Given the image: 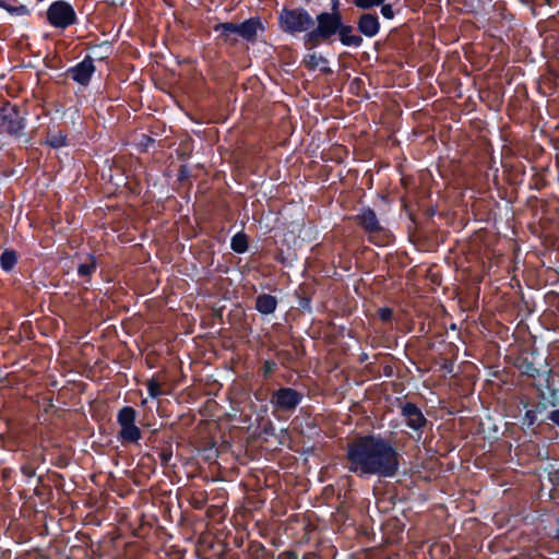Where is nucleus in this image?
<instances>
[{"label": "nucleus", "instance_id": "1", "mask_svg": "<svg viewBox=\"0 0 559 559\" xmlns=\"http://www.w3.org/2000/svg\"><path fill=\"white\" fill-rule=\"evenodd\" d=\"M348 469L359 476H393L399 467L396 451L383 439L372 436L359 437L348 443Z\"/></svg>", "mask_w": 559, "mask_h": 559}, {"label": "nucleus", "instance_id": "2", "mask_svg": "<svg viewBox=\"0 0 559 559\" xmlns=\"http://www.w3.org/2000/svg\"><path fill=\"white\" fill-rule=\"evenodd\" d=\"M263 26L257 19H249L240 24L230 22L217 24L214 31L219 33V36L225 40L236 41L238 38L246 40H253L259 31H262Z\"/></svg>", "mask_w": 559, "mask_h": 559}, {"label": "nucleus", "instance_id": "3", "mask_svg": "<svg viewBox=\"0 0 559 559\" xmlns=\"http://www.w3.org/2000/svg\"><path fill=\"white\" fill-rule=\"evenodd\" d=\"M318 27L306 37L308 48L319 45L321 39H326L335 34L341 27V17L338 13H321L318 15Z\"/></svg>", "mask_w": 559, "mask_h": 559}, {"label": "nucleus", "instance_id": "4", "mask_svg": "<svg viewBox=\"0 0 559 559\" xmlns=\"http://www.w3.org/2000/svg\"><path fill=\"white\" fill-rule=\"evenodd\" d=\"M278 21L281 28L292 34L306 32L313 26L312 17L302 9H283Z\"/></svg>", "mask_w": 559, "mask_h": 559}, {"label": "nucleus", "instance_id": "5", "mask_svg": "<svg viewBox=\"0 0 559 559\" xmlns=\"http://www.w3.org/2000/svg\"><path fill=\"white\" fill-rule=\"evenodd\" d=\"M47 20L55 27L66 28L75 22L76 15L68 2L56 1L47 10Z\"/></svg>", "mask_w": 559, "mask_h": 559}, {"label": "nucleus", "instance_id": "6", "mask_svg": "<svg viewBox=\"0 0 559 559\" xmlns=\"http://www.w3.org/2000/svg\"><path fill=\"white\" fill-rule=\"evenodd\" d=\"M135 411L132 407H123L118 414L120 437L127 442H136L141 438V431L134 424Z\"/></svg>", "mask_w": 559, "mask_h": 559}, {"label": "nucleus", "instance_id": "7", "mask_svg": "<svg viewBox=\"0 0 559 559\" xmlns=\"http://www.w3.org/2000/svg\"><path fill=\"white\" fill-rule=\"evenodd\" d=\"M24 128V117L11 106L0 109V133L17 134Z\"/></svg>", "mask_w": 559, "mask_h": 559}, {"label": "nucleus", "instance_id": "8", "mask_svg": "<svg viewBox=\"0 0 559 559\" xmlns=\"http://www.w3.org/2000/svg\"><path fill=\"white\" fill-rule=\"evenodd\" d=\"M301 401V394L290 388H282L273 393L271 403L276 409L280 411H292Z\"/></svg>", "mask_w": 559, "mask_h": 559}, {"label": "nucleus", "instance_id": "9", "mask_svg": "<svg viewBox=\"0 0 559 559\" xmlns=\"http://www.w3.org/2000/svg\"><path fill=\"white\" fill-rule=\"evenodd\" d=\"M402 415L408 427L418 430L426 424V418L418 407L414 404L407 403L402 407Z\"/></svg>", "mask_w": 559, "mask_h": 559}, {"label": "nucleus", "instance_id": "10", "mask_svg": "<svg viewBox=\"0 0 559 559\" xmlns=\"http://www.w3.org/2000/svg\"><path fill=\"white\" fill-rule=\"evenodd\" d=\"M94 70L95 68L92 59H84L81 63L71 69L70 73L74 81L82 85H85L90 82V79Z\"/></svg>", "mask_w": 559, "mask_h": 559}, {"label": "nucleus", "instance_id": "11", "mask_svg": "<svg viewBox=\"0 0 559 559\" xmlns=\"http://www.w3.org/2000/svg\"><path fill=\"white\" fill-rule=\"evenodd\" d=\"M379 27H380L379 20L373 14H369V13L362 14L358 21L359 31L368 37H372L376 34H378Z\"/></svg>", "mask_w": 559, "mask_h": 559}, {"label": "nucleus", "instance_id": "12", "mask_svg": "<svg viewBox=\"0 0 559 559\" xmlns=\"http://www.w3.org/2000/svg\"><path fill=\"white\" fill-rule=\"evenodd\" d=\"M361 226L368 231L369 234L379 233L381 230V226L379 224V221L376 216V213L370 210H364L361 214L357 217Z\"/></svg>", "mask_w": 559, "mask_h": 559}, {"label": "nucleus", "instance_id": "13", "mask_svg": "<svg viewBox=\"0 0 559 559\" xmlns=\"http://www.w3.org/2000/svg\"><path fill=\"white\" fill-rule=\"evenodd\" d=\"M276 298L271 295H260L255 301V308L263 314H270L276 309Z\"/></svg>", "mask_w": 559, "mask_h": 559}, {"label": "nucleus", "instance_id": "14", "mask_svg": "<svg viewBox=\"0 0 559 559\" xmlns=\"http://www.w3.org/2000/svg\"><path fill=\"white\" fill-rule=\"evenodd\" d=\"M341 41L346 46H359L362 41L361 37L353 34L350 26H341L338 29Z\"/></svg>", "mask_w": 559, "mask_h": 559}, {"label": "nucleus", "instance_id": "15", "mask_svg": "<svg viewBox=\"0 0 559 559\" xmlns=\"http://www.w3.org/2000/svg\"><path fill=\"white\" fill-rule=\"evenodd\" d=\"M305 64L309 69H312V70L317 69V68H319L320 70H325L326 60L322 56H317L316 53H309L305 58Z\"/></svg>", "mask_w": 559, "mask_h": 559}, {"label": "nucleus", "instance_id": "16", "mask_svg": "<svg viewBox=\"0 0 559 559\" xmlns=\"http://www.w3.org/2000/svg\"><path fill=\"white\" fill-rule=\"evenodd\" d=\"M231 248L238 253H242L248 249V240L245 234L238 233L231 239Z\"/></svg>", "mask_w": 559, "mask_h": 559}, {"label": "nucleus", "instance_id": "17", "mask_svg": "<svg viewBox=\"0 0 559 559\" xmlns=\"http://www.w3.org/2000/svg\"><path fill=\"white\" fill-rule=\"evenodd\" d=\"M0 263H1V266L5 270V271H9L11 270L14 264L16 263V255L13 251H5L2 253L1 258H0Z\"/></svg>", "mask_w": 559, "mask_h": 559}, {"label": "nucleus", "instance_id": "18", "mask_svg": "<svg viewBox=\"0 0 559 559\" xmlns=\"http://www.w3.org/2000/svg\"><path fill=\"white\" fill-rule=\"evenodd\" d=\"M147 390L152 397H158L159 395L165 393L162 390L160 383L155 379H151L147 381Z\"/></svg>", "mask_w": 559, "mask_h": 559}, {"label": "nucleus", "instance_id": "19", "mask_svg": "<svg viewBox=\"0 0 559 559\" xmlns=\"http://www.w3.org/2000/svg\"><path fill=\"white\" fill-rule=\"evenodd\" d=\"M385 0H354L356 7L367 10L374 5L383 4Z\"/></svg>", "mask_w": 559, "mask_h": 559}, {"label": "nucleus", "instance_id": "20", "mask_svg": "<svg viewBox=\"0 0 559 559\" xmlns=\"http://www.w3.org/2000/svg\"><path fill=\"white\" fill-rule=\"evenodd\" d=\"M95 270V261H92L91 263H84L81 264L78 269V272L82 276L90 275Z\"/></svg>", "mask_w": 559, "mask_h": 559}, {"label": "nucleus", "instance_id": "21", "mask_svg": "<svg viewBox=\"0 0 559 559\" xmlns=\"http://www.w3.org/2000/svg\"><path fill=\"white\" fill-rule=\"evenodd\" d=\"M381 13L386 19H392L394 15L393 9L390 4H383L381 8Z\"/></svg>", "mask_w": 559, "mask_h": 559}, {"label": "nucleus", "instance_id": "22", "mask_svg": "<svg viewBox=\"0 0 559 559\" xmlns=\"http://www.w3.org/2000/svg\"><path fill=\"white\" fill-rule=\"evenodd\" d=\"M64 143H66V140L63 136H55V138L50 139V145L53 147H60V146L64 145Z\"/></svg>", "mask_w": 559, "mask_h": 559}, {"label": "nucleus", "instance_id": "23", "mask_svg": "<svg viewBox=\"0 0 559 559\" xmlns=\"http://www.w3.org/2000/svg\"><path fill=\"white\" fill-rule=\"evenodd\" d=\"M7 1L8 0H0V7L5 8L8 11H14V12L21 11L22 13H24L26 11L24 7L12 8L7 4Z\"/></svg>", "mask_w": 559, "mask_h": 559}, {"label": "nucleus", "instance_id": "24", "mask_svg": "<svg viewBox=\"0 0 559 559\" xmlns=\"http://www.w3.org/2000/svg\"><path fill=\"white\" fill-rule=\"evenodd\" d=\"M379 314H380L381 320L386 321L391 318L392 311L388 308H384V309H380Z\"/></svg>", "mask_w": 559, "mask_h": 559}, {"label": "nucleus", "instance_id": "25", "mask_svg": "<svg viewBox=\"0 0 559 559\" xmlns=\"http://www.w3.org/2000/svg\"><path fill=\"white\" fill-rule=\"evenodd\" d=\"M549 418L559 426V409L551 412Z\"/></svg>", "mask_w": 559, "mask_h": 559}, {"label": "nucleus", "instance_id": "26", "mask_svg": "<svg viewBox=\"0 0 559 559\" xmlns=\"http://www.w3.org/2000/svg\"><path fill=\"white\" fill-rule=\"evenodd\" d=\"M338 5V1H334L333 9L335 10Z\"/></svg>", "mask_w": 559, "mask_h": 559}, {"label": "nucleus", "instance_id": "27", "mask_svg": "<svg viewBox=\"0 0 559 559\" xmlns=\"http://www.w3.org/2000/svg\"><path fill=\"white\" fill-rule=\"evenodd\" d=\"M558 539H559V531H558V535H557Z\"/></svg>", "mask_w": 559, "mask_h": 559}]
</instances>
